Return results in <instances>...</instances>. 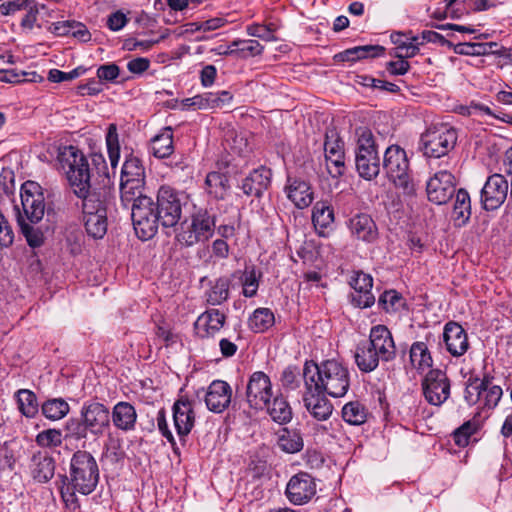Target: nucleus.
Segmentation results:
<instances>
[{
	"instance_id": "nucleus-35",
	"label": "nucleus",
	"mask_w": 512,
	"mask_h": 512,
	"mask_svg": "<svg viewBox=\"0 0 512 512\" xmlns=\"http://www.w3.org/2000/svg\"><path fill=\"white\" fill-rule=\"evenodd\" d=\"M354 358L357 367L364 373L374 371L378 367L380 360L382 361L381 356L369 346L367 341L357 345Z\"/></svg>"
},
{
	"instance_id": "nucleus-16",
	"label": "nucleus",
	"mask_w": 512,
	"mask_h": 512,
	"mask_svg": "<svg viewBox=\"0 0 512 512\" xmlns=\"http://www.w3.org/2000/svg\"><path fill=\"white\" fill-rule=\"evenodd\" d=\"M455 177L447 169L437 171L427 182L428 199L437 204H446L455 194Z\"/></svg>"
},
{
	"instance_id": "nucleus-25",
	"label": "nucleus",
	"mask_w": 512,
	"mask_h": 512,
	"mask_svg": "<svg viewBox=\"0 0 512 512\" xmlns=\"http://www.w3.org/2000/svg\"><path fill=\"white\" fill-rule=\"evenodd\" d=\"M443 342L447 351L454 357L464 355L468 348V336L465 329L454 321L445 324L443 330Z\"/></svg>"
},
{
	"instance_id": "nucleus-45",
	"label": "nucleus",
	"mask_w": 512,
	"mask_h": 512,
	"mask_svg": "<svg viewBox=\"0 0 512 512\" xmlns=\"http://www.w3.org/2000/svg\"><path fill=\"white\" fill-rule=\"evenodd\" d=\"M341 414L347 424L359 426L366 422L368 411L359 401H350L343 406Z\"/></svg>"
},
{
	"instance_id": "nucleus-24",
	"label": "nucleus",
	"mask_w": 512,
	"mask_h": 512,
	"mask_svg": "<svg viewBox=\"0 0 512 512\" xmlns=\"http://www.w3.org/2000/svg\"><path fill=\"white\" fill-rule=\"evenodd\" d=\"M271 178L272 171L265 166H260L252 170L241 181V184H239L238 187L246 196H254L256 198H260L269 188L271 184Z\"/></svg>"
},
{
	"instance_id": "nucleus-10",
	"label": "nucleus",
	"mask_w": 512,
	"mask_h": 512,
	"mask_svg": "<svg viewBox=\"0 0 512 512\" xmlns=\"http://www.w3.org/2000/svg\"><path fill=\"white\" fill-rule=\"evenodd\" d=\"M383 169L387 177L398 188L403 189L404 193L412 194L414 185L410 180L408 170L409 162L406 152L398 145L389 146L383 157Z\"/></svg>"
},
{
	"instance_id": "nucleus-12",
	"label": "nucleus",
	"mask_w": 512,
	"mask_h": 512,
	"mask_svg": "<svg viewBox=\"0 0 512 512\" xmlns=\"http://www.w3.org/2000/svg\"><path fill=\"white\" fill-rule=\"evenodd\" d=\"M23 213H18L17 220H30L34 223L43 221L45 214V197L41 186L33 181H27L20 190Z\"/></svg>"
},
{
	"instance_id": "nucleus-49",
	"label": "nucleus",
	"mask_w": 512,
	"mask_h": 512,
	"mask_svg": "<svg viewBox=\"0 0 512 512\" xmlns=\"http://www.w3.org/2000/svg\"><path fill=\"white\" fill-rule=\"evenodd\" d=\"M497 46L496 42L487 43H458L453 44L452 49L458 55L484 56L492 53V48Z\"/></svg>"
},
{
	"instance_id": "nucleus-5",
	"label": "nucleus",
	"mask_w": 512,
	"mask_h": 512,
	"mask_svg": "<svg viewBox=\"0 0 512 512\" xmlns=\"http://www.w3.org/2000/svg\"><path fill=\"white\" fill-rule=\"evenodd\" d=\"M61 168L66 174L73 193L80 199L93 192H101L91 182V169L87 157L74 146L65 147L59 154Z\"/></svg>"
},
{
	"instance_id": "nucleus-3",
	"label": "nucleus",
	"mask_w": 512,
	"mask_h": 512,
	"mask_svg": "<svg viewBox=\"0 0 512 512\" xmlns=\"http://www.w3.org/2000/svg\"><path fill=\"white\" fill-rule=\"evenodd\" d=\"M99 467L94 456L86 450H77L73 453L70 460L69 474L64 476L63 486L61 487L62 497L73 498L76 493L82 495L91 494L99 482Z\"/></svg>"
},
{
	"instance_id": "nucleus-62",
	"label": "nucleus",
	"mask_w": 512,
	"mask_h": 512,
	"mask_svg": "<svg viewBox=\"0 0 512 512\" xmlns=\"http://www.w3.org/2000/svg\"><path fill=\"white\" fill-rule=\"evenodd\" d=\"M27 73L16 69H0V81L10 84H17L25 81Z\"/></svg>"
},
{
	"instance_id": "nucleus-26",
	"label": "nucleus",
	"mask_w": 512,
	"mask_h": 512,
	"mask_svg": "<svg viewBox=\"0 0 512 512\" xmlns=\"http://www.w3.org/2000/svg\"><path fill=\"white\" fill-rule=\"evenodd\" d=\"M226 319V314L219 309H207L197 317L194 323L196 334L200 338L213 337L223 328Z\"/></svg>"
},
{
	"instance_id": "nucleus-40",
	"label": "nucleus",
	"mask_w": 512,
	"mask_h": 512,
	"mask_svg": "<svg viewBox=\"0 0 512 512\" xmlns=\"http://www.w3.org/2000/svg\"><path fill=\"white\" fill-rule=\"evenodd\" d=\"M120 180L145 182V168L140 158L133 153L125 156V161L121 168Z\"/></svg>"
},
{
	"instance_id": "nucleus-43",
	"label": "nucleus",
	"mask_w": 512,
	"mask_h": 512,
	"mask_svg": "<svg viewBox=\"0 0 512 512\" xmlns=\"http://www.w3.org/2000/svg\"><path fill=\"white\" fill-rule=\"evenodd\" d=\"M278 446L290 454L301 451L304 447L302 433L298 429L283 428L278 437Z\"/></svg>"
},
{
	"instance_id": "nucleus-56",
	"label": "nucleus",
	"mask_w": 512,
	"mask_h": 512,
	"mask_svg": "<svg viewBox=\"0 0 512 512\" xmlns=\"http://www.w3.org/2000/svg\"><path fill=\"white\" fill-rule=\"evenodd\" d=\"M181 110H206L209 109L208 93L195 95L190 98L182 99L180 102Z\"/></svg>"
},
{
	"instance_id": "nucleus-33",
	"label": "nucleus",
	"mask_w": 512,
	"mask_h": 512,
	"mask_svg": "<svg viewBox=\"0 0 512 512\" xmlns=\"http://www.w3.org/2000/svg\"><path fill=\"white\" fill-rule=\"evenodd\" d=\"M334 220V209L328 202L315 203L312 210V223L319 236L327 235V230L332 229Z\"/></svg>"
},
{
	"instance_id": "nucleus-34",
	"label": "nucleus",
	"mask_w": 512,
	"mask_h": 512,
	"mask_svg": "<svg viewBox=\"0 0 512 512\" xmlns=\"http://www.w3.org/2000/svg\"><path fill=\"white\" fill-rule=\"evenodd\" d=\"M50 30L57 36L70 35L83 43L89 42L91 40V33L87 29L86 25L74 20L53 23Z\"/></svg>"
},
{
	"instance_id": "nucleus-44",
	"label": "nucleus",
	"mask_w": 512,
	"mask_h": 512,
	"mask_svg": "<svg viewBox=\"0 0 512 512\" xmlns=\"http://www.w3.org/2000/svg\"><path fill=\"white\" fill-rule=\"evenodd\" d=\"M231 281L227 277L218 278L205 292L206 302L209 305L217 306L224 303L229 298V289Z\"/></svg>"
},
{
	"instance_id": "nucleus-64",
	"label": "nucleus",
	"mask_w": 512,
	"mask_h": 512,
	"mask_svg": "<svg viewBox=\"0 0 512 512\" xmlns=\"http://www.w3.org/2000/svg\"><path fill=\"white\" fill-rule=\"evenodd\" d=\"M26 9L27 12L22 18L20 25L23 30L31 31L37 21L38 10L33 2Z\"/></svg>"
},
{
	"instance_id": "nucleus-47",
	"label": "nucleus",
	"mask_w": 512,
	"mask_h": 512,
	"mask_svg": "<svg viewBox=\"0 0 512 512\" xmlns=\"http://www.w3.org/2000/svg\"><path fill=\"white\" fill-rule=\"evenodd\" d=\"M42 414L49 420L63 419L70 412V405L63 398H52L41 405Z\"/></svg>"
},
{
	"instance_id": "nucleus-30",
	"label": "nucleus",
	"mask_w": 512,
	"mask_h": 512,
	"mask_svg": "<svg viewBox=\"0 0 512 512\" xmlns=\"http://www.w3.org/2000/svg\"><path fill=\"white\" fill-rule=\"evenodd\" d=\"M30 469L34 480L46 483L55 473L54 458L45 451H38L31 458Z\"/></svg>"
},
{
	"instance_id": "nucleus-54",
	"label": "nucleus",
	"mask_w": 512,
	"mask_h": 512,
	"mask_svg": "<svg viewBox=\"0 0 512 512\" xmlns=\"http://www.w3.org/2000/svg\"><path fill=\"white\" fill-rule=\"evenodd\" d=\"M378 305L387 313L397 312L403 305L402 296L395 290L382 293L378 299Z\"/></svg>"
},
{
	"instance_id": "nucleus-4",
	"label": "nucleus",
	"mask_w": 512,
	"mask_h": 512,
	"mask_svg": "<svg viewBox=\"0 0 512 512\" xmlns=\"http://www.w3.org/2000/svg\"><path fill=\"white\" fill-rule=\"evenodd\" d=\"M302 375L304 382L312 378L316 389L333 398L345 396L350 387L348 368L335 359L325 360L319 364L305 362Z\"/></svg>"
},
{
	"instance_id": "nucleus-59",
	"label": "nucleus",
	"mask_w": 512,
	"mask_h": 512,
	"mask_svg": "<svg viewBox=\"0 0 512 512\" xmlns=\"http://www.w3.org/2000/svg\"><path fill=\"white\" fill-rule=\"evenodd\" d=\"M474 432V426L470 422L464 423L453 433L454 442L460 446L465 447L469 443V438Z\"/></svg>"
},
{
	"instance_id": "nucleus-41",
	"label": "nucleus",
	"mask_w": 512,
	"mask_h": 512,
	"mask_svg": "<svg viewBox=\"0 0 512 512\" xmlns=\"http://www.w3.org/2000/svg\"><path fill=\"white\" fill-rule=\"evenodd\" d=\"M452 217L459 226L465 225L471 217L470 195L465 189H459L455 194Z\"/></svg>"
},
{
	"instance_id": "nucleus-39",
	"label": "nucleus",
	"mask_w": 512,
	"mask_h": 512,
	"mask_svg": "<svg viewBox=\"0 0 512 512\" xmlns=\"http://www.w3.org/2000/svg\"><path fill=\"white\" fill-rule=\"evenodd\" d=\"M409 360L412 368L418 371H424L431 368L433 358L428 345L424 341L414 342L409 349Z\"/></svg>"
},
{
	"instance_id": "nucleus-38",
	"label": "nucleus",
	"mask_w": 512,
	"mask_h": 512,
	"mask_svg": "<svg viewBox=\"0 0 512 512\" xmlns=\"http://www.w3.org/2000/svg\"><path fill=\"white\" fill-rule=\"evenodd\" d=\"M385 48L380 45L355 46L338 53L335 58L339 61L355 62L368 57H378L383 55Z\"/></svg>"
},
{
	"instance_id": "nucleus-2",
	"label": "nucleus",
	"mask_w": 512,
	"mask_h": 512,
	"mask_svg": "<svg viewBox=\"0 0 512 512\" xmlns=\"http://www.w3.org/2000/svg\"><path fill=\"white\" fill-rule=\"evenodd\" d=\"M110 429V410L98 401L82 404L79 415L70 417L64 424V439L70 442H86L89 436L102 437Z\"/></svg>"
},
{
	"instance_id": "nucleus-19",
	"label": "nucleus",
	"mask_w": 512,
	"mask_h": 512,
	"mask_svg": "<svg viewBox=\"0 0 512 512\" xmlns=\"http://www.w3.org/2000/svg\"><path fill=\"white\" fill-rule=\"evenodd\" d=\"M324 152L328 173L333 178L342 176L345 172L344 144L335 133H326Z\"/></svg>"
},
{
	"instance_id": "nucleus-50",
	"label": "nucleus",
	"mask_w": 512,
	"mask_h": 512,
	"mask_svg": "<svg viewBox=\"0 0 512 512\" xmlns=\"http://www.w3.org/2000/svg\"><path fill=\"white\" fill-rule=\"evenodd\" d=\"M106 145L111 168L116 169L120 160V144L115 124H110L108 127Z\"/></svg>"
},
{
	"instance_id": "nucleus-15",
	"label": "nucleus",
	"mask_w": 512,
	"mask_h": 512,
	"mask_svg": "<svg viewBox=\"0 0 512 512\" xmlns=\"http://www.w3.org/2000/svg\"><path fill=\"white\" fill-rule=\"evenodd\" d=\"M509 183L498 173L489 176L481 189L480 202L484 210L494 211L501 207L508 196Z\"/></svg>"
},
{
	"instance_id": "nucleus-13",
	"label": "nucleus",
	"mask_w": 512,
	"mask_h": 512,
	"mask_svg": "<svg viewBox=\"0 0 512 512\" xmlns=\"http://www.w3.org/2000/svg\"><path fill=\"white\" fill-rule=\"evenodd\" d=\"M270 377L263 371L253 372L246 384L245 398L254 410H263L273 397Z\"/></svg>"
},
{
	"instance_id": "nucleus-53",
	"label": "nucleus",
	"mask_w": 512,
	"mask_h": 512,
	"mask_svg": "<svg viewBox=\"0 0 512 512\" xmlns=\"http://www.w3.org/2000/svg\"><path fill=\"white\" fill-rule=\"evenodd\" d=\"M65 440L62 431L59 429H46L36 435L35 442L42 448H55Z\"/></svg>"
},
{
	"instance_id": "nucleus-23",
	"label": "nucleus",
	"mask_w": 512,
	"mask_h": 512,
	"mask_svg": "<svg viewBox=\"0 0 512 512\" xmlns=\"http://www.w3.org/2000/svg\"><path fill=\"white\" fill-rule=\"evenodd\" d=\"M231 398V386L226 381L214 380L207 388L205 404L211 412L222 413L229 407Z\"/></svg>"
},
{
	"instance_id": "nucleus-61",
	"label": "nucleus",
	"mask_w": 512,
	"mask_h": 512,
	"mask_svg": "<svg viewBox=\"0 0 512 512\" xmlns=\"http://www.w3.org/2000/svg\"><path fill=\"white\" fill-rule=\"evenodd\" d=\"M209 109L222 108L229 105L233 99L229 91H221L219 93H208Z\"/></svg>"
},
{
	"instance_id": "nucleus-14",
	"label": "nucleus",
	"mask_w": 512,
	"mask_h": 512,
	"mask_svg": "<svg viewBox=\"0 0 512 512\" xmlns=\"http://www.w3.org/2000/svg\"><path fill=\"white\" fill-rule=\"evenodd\" d=\"M425 400L434 406H441L450 397L451 381L441 369H431L422 380Z\"/></svg>"
},
{
	"instance_id": "nucleus-51",
	"label": "nucleus",
	"mask_w": 512,
	"mask_h": 512,
	"mask_svg": "<svg viewBox=\"0 0 512 512\" xmlns=\"http://www.w3.org/2000/svg\"><path fill=\"white\" fill-rule=\"evenodd\" d=\"M260 278L261 273H258L254 266L247 267L244 270L240 280L243 287L242 293L245 297L251 298L257 294Z\"/></svg>"
},
{
	"instance_id": "nucleus-36",
	"label": "nucleus",
	"mask_w": 512,
	"mask_h": 512,
	"mask_svg": "<svg viewBox=\"0 0 512 512\" xmlns=\"http://www.w3.org/2000/svg\"><path fill=\"white\" fill-rule=\"evenodd\" d=\"M264 409L267 410L272 420L278 424H287L292 420V408L281 394L273 395Z\"/></svg>"
},
{
	"instance_id": "nucleus-18",
	"label": "nucleus",
	"mask_w": 512,
	"mask_h": 512,
	"mask_svg": "<svg viewBox=\"0 0 512 512\" xmlns=\"http://www.w3.org/2000/svg\"><path fill=\"white\" fill-rule=\"evenodd\" d=\"M315 494V479L306 472H299L293 475L286 485L285 495L294 505L308 503Z\"/></svg>"
},
{
	"instance_id": "nucleus-32",
	"label": "nucleus",
	"mask_w": 512,
	"mask_h": 512,
	"mask_svg": "<svg viewBox=\"0 0 512 512\" xmlns=\"http://www.w3.org/2000/svg\"><path fill=\"white\" fill-rule=\"evenodd\" d=\"M17 222L21 233L31 248H38L44 244L46 235L49 232L48 224L43 223V221L36 223L30 220L24 221L22 218L18 219Z\"/></svg>"
},
{
	"instance_id": "nucleus-48",
	"label": "nucleus",
	"mask_w": 512,
	"mask_h": 512,
	"mask_svg": "<svg viewBox=\"0 0 512 512\" xmlns=\"http://www.w3.org/2000/svg\"><path fill=\"white\" fill-rule=\"evenodd\" d=\"M274 314L269 308H257L250 316L248 325L255 333H262L273 326Z\"/></svg>"
},
{
	"instance_id": "nucleus-63",
	"label": "nucleus",
	"mask_w": 512,
	"mask_h": 512,
	"mask_svg": "<svg viewBox=\"0 0 512 512\" xmlns=\"http://www.w3.org/2000/svg\"><path fill=\"white\" fill-rule=\"evenodd\" d=\"M30 4H32L31 0L8 1L0 5V11L3 15H9L21 9H26Z\"/></svg>"
},
{
	"instance_id": "nucleus-21",
	"label": "nucleus",
	"mask_w": 512,
	"mask_h": 512,
	"mask_svg": "<svg viewBox=\"0 0 512 512\" xmlns=\"http://www.w3.org/2000/svg\"><path fill=\"white\" fill-rule=\"evenodd\" d=\"M369 346L381 356L383 362H390L396 357V347L392 333L385 325L373 326L370 330Z\"/></svg>"
},
{
	"instance_id": "nucleus-9",
	"label": "nucleus",
	"mask_w": 512,
	"mask_h": 512,
	"mask_svg": "<svg viewBox=\"0 0 512 512\" xmlns=\"http://www.w3.org/2000/svg\"><path fill=\"white\" fill-rule=\"evenodd\" d=\"M215 231V216L207 209L199 208L192 215L190 222L181 223L176 235L177 241L186 247L208 241Z\"/></svg>"
},
{
	"instance_id": "nucleus-1",
	"label": "nucleus",
	"mask_w": 512,
	"mask_h": 512,
	"mask_svg": "<svg viewBox=\"0 0 512 512\" xmlns=\"http://www.w3.org/2000/svg\"><path fill=\"white\" fill-rule=\"evenodd\" d=\"M136 215V235L141 240L151 239L159 224L165 228L176 226L182 216V209L188 203V195L170 186H161L156 201L144 198L138 201Z\"/></svg>"
},
{
	"instance_id": "nucleus-11",
	"label": "nucleus",
	"mask_w": 512,
	"mask_h": 512,
	"mask_svg": "<svg viewBox=\"0 0 512 512\" xmlns=\"http://www.w3.org/2000/svg\"><path fill=\"white\" fill-rule=\"evenodd\" d=\"M502 395V388L495 385L489 376L469 379L464 391V399L468 405H478L479 408L487 410L494 409Z\"/></svg>"
},
{
	"instance_id": "nucleus-20",
	"label": "nucleus",
	"mask_w": 512,
	"mask_h": 512,
	"mask_svg": "<svg viewBox=\"0 0 512 512\" xmlns=\"http://www.w3.org/2000/svg\"><path fill=\"white\" fill-rule=\"evenodd\" d=\"M173 422L179 440L185 445L186 438L195 424V412L192 403L188 399H179L173 405Z\"/></svg>"
},
{
	"instance_id": "nucleus-37",
	"label": "nucleus",
	"mask_w": 512,
	"mask_h": 512,
	"mask_svg": "<svg viewBox=\"0 0 512 512\" xmlns=\"http://www.w3.org/2000/svg\"><path fill=\"white\" fill-rule=\"evenodd\" d=\"M150 151L156 158L169 157L173 151V131L171 127H165L150 141Z\"/></svg>"
},
{
	"instance_id": "nucleus-7",
	"label": "nucleus",
	"mask_w": 512,
	"mask_h": 512,
	"mask_svg": "<svg viewBox=\"0 0 512 512\" xmlns=\"http://www.w3.org/2000/svg\"><path fill=\"white\" fill-rule=\"evenodd\" d=\"M457 142V132L446 124L429 127L420 138L419 148L429 159L438 160L448 156Z\"/></svg>"
},
{
	"instance_id": "nucleus-57",
	"label": "nucleus",
	"mask_w": 512,
	"mask_h": 512,
	"mask_svg": "<svg viewBox=\"0 0 512 512\" xmlns=\"http://www.w3.org/2000/svg\"><path fill=\"white\" fill-rule=\"evenodd\" d=\"M85 72L86 69L81 66L71 70L70 72H64L58 69H51L48 73V80L54 83L71 81L83 75Z\"/></svg>"
},
{
	"instance_id": "nucleus-28",
	"label": "nucleus",
	"mask_w": 512,
	"mask_h": 512,
	"mask_svg": "<svg viewBox=\"0 0 512 512\" xmlns=\"http://www.w3.org/2000/svg\"><path fill=\"white\" fill-rule=\"evenodd\" d=\"M286 191L288 198L299 209L307 208L313 202L312 188L305 180L288 177Z\"/></svg>"
},
{
	"instance_id": "nucleus-42",
	"label": "nucleus",
	"mask_w": 512,
	"mask_h": 512,
	"mask_svg": "<svg viewBox=\"0 0 512 512\" xmlns=\"http://www.w3.org/2000/svg\"><path fill=\"white\" fill-rule=\"evenodd\" d=\"M230 188L227 176L220 172H210L205 179L207 193L215 199H224Z\"/></svg>"
},
{
	"instance_id": "nucleus-8",
	"label": "nucleus",
	"mask_w": 512,
	"mask_h": 512,
	"mask_svg": "<svg viewBox=\"0 0 512 512\" xmlns=\"http://www.w3.org/2000/svg\"><path fill=\"white\" fill-rule=\"evenodd\" d=\"M82 221L87 235L102 239L108 228L107 206L102 192H93L82 198Z\"/></svg>"
},
{
	"instance_id": "nucleus-46",
	"label": "nucleus",
	"mask_w": 512,
	"mask_h": 512,
	"mask_svg": "<svg viewBox=\"0 0 512 512\" xmlns=\"http://www.w3.org/2000/svg\"><path fill=\"white\" fill-rule=\"evenodd\" d=\"M18 409L27 418H33L39 411L37 397L28 389H20L15 394Z\"/></svg>"
},
{
	"instance_id": "nucleus-31",
	"label": "nucleus",
	"mask_w": 512,
	"mask_h": 512,
	"mask_svg": "<svg viewBox=\"0 0 512 512\" xmlns=\"http://www.w3.org/2000/svg\"><path fill=\"white\" fill-rule=\"evenodd\" d=\"M348 227L353 236L365 242H373L378 236L375 222L365 213L353 216L349 220Z\"/></svg>"
},
{
	"instance_id": "nucleus-22",
	"label": "nucleus",
	"mask_w": 512,
	"mask_h": 512,
	"mask_svg": "<svg viewBox=\"0 0 512 512\" xmlns=\"http://www.w3.org/2000/svg\"><path fill=\"white\" fill-rule=\"evenodd\" d=\"M354 289L351 294V302L359 308H368L375 303V296L372 294L373 278L362 271H357L349 281Z\"/></svg>"
},
{
	"instance_id": "nucleus-17",
	"label": "nucleus",
	"mask_w": 512,
	"mask_h": 512,
	"mask_svg": "<svg viewBox=\"0 0 512 512\" xmlns=\"http://www.w3.org/2000/svg\"><path fill=\"white\" fill-rule=\"evenodd\" d=\"M305 392L303 403L310 415L318 421L329 419L333 412V405L325 396L326 393L315 388V382L311 378L304 382Z\"/></svg>"
},
{
	"instance_id": "nucleus-27",
	"label": "nucleus",
	"mask_w": 512,
	"mask_h": 512,
	"mask_svg": "<svg viewBox=\"0 0 512 512\" xmlns=\"http://www.w3.org/2000/svg\"><path fill=\"white\" fill-rule=\"evenodd\" d=\"M124 432L133 431L137 421V412L135 407L125 401H120L114 405L110 412V422Z\"/></svg>"
},
{
	"instance_id": "nucleus-52",
	"label": "nucleus",
	"mask_w": 512,
	"mask_h": 512,
	"mask_svg": "<svg viewBox=\"0 0 512 512\" xmlns=\"http://www.w3.org/2000/svg\"><path fill=\"white\" fill-rule=\"evenodd\" d=\"M232 46H235L236 56L242 58L260 55L264 49V47L254 39L234 40Z\"/></svg>"
},
{
	"instance_id": "nucleus-60",
	"label": "nucleus",
	"mask_w": 512,
	"mask_h": 512,
	"mask_svg": "<svg viewBox=\"0 0 512 512\" xmlns=\"http://www.w3.org/2000/svg\"><path fill=\"white\" fill-rule=\"evenodd\" d=\"M120 74V69L115 63H108L98 67L97 77L100 81L114 82Z\"/></svg>"
},
{
	"instance_id": "nucleus-6",
	"label": "nucleus",
	"mask_w": 512,
	"mask_h": 512,
	"mask_svg": "<svg viewBox=\"0 0 512 512\" xmlns=\"http://www.w3.org/2000/svg\"><path fill=\"white\" fill-rule=\"evenodd\" d=\"M355 168L358 175L368 181L375 179L381 169L380 156L373 133L366 127L355 130Z\"/></svg>"
},
{
	"instance_id": "nucleus-29",
	"label": "nucleus",
	"mask_w": 512,
	"mask_h": 512,
	"mask_svg": "<svg viewBox=\"0 0 512 512\" xmlns=\"http://www.w3.org/2000/svg\"><path fill=\"white\" fill-rule=\"evenodd\" d=\"M145 182H137V181H121L120 180V199L122 204L125 207H129L131 205V219L133 222L134 230L136 231V215L134 214V210L138 205V201L144 198H151L150 196H146L142 194V190L144 188Z\"/></svg>"
},
{
	"instance_id": "nucleus-55",
	"label": "nucleus",
	"mask_w": 512,
	"mask_h": 512,
	"mask_svg": "<svg viewBox=\"0 0 512 512\" xmlns=\"http://www.w3.org/2000/svg\"><path fill=\"white\" fill-rule=\"evenodd\" d=\"M301 372L297 366L286 367L281 374V385L286 390H296L300 387Z\"/></svg>"
},
{
	"instance_id": "nucleus-58",
	"label": "nucleus",
	"mask_w": 512,
	"mask_h": 512,
	"mask_svg": "<svg viewBox=\"0 0 512 512\" xmlns=\"http://www.w3.org/2000/svg\"><path fill=\"white\" fill-rule=\"evenodd\" d=\"M14 241L13 230L7 219L0 215V248H8Z\"/></svg>"
}]
</instances>
